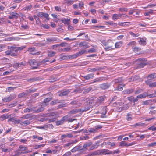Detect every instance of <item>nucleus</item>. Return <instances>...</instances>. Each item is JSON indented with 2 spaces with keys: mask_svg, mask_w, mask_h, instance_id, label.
<instances>
[{
  "mask_svg": "<svg viewBox=\"0 0 156 156\" xmlns=\"http://www.w3.org/2000/svg\"><path fill=\"white\" fill-rule=\"evenodd\" d=\"M68 115L64 116L61 119V120L64 123L65 122L68 121Z\"/></svg>",
  "mask_w": 156,
  "mask_h": 156,
  "instance_id": "obj_44",
  "label": "nucleus"
},
{
  "mask_svg": "<svg viewBox=\"0 0 156 156\" xmlns=\"http://www.w3.org/2000/svg\"><path fill=\"white\" fill-rule=\"evenodd\" d=\"M21 122L22 120L20 119L18 120H15L14 121L13 123L14 124H19V123L21 124Z\"/></svg>",
  "mask_w": 156,
  "mask_h": 156,
  "instance_id": "obj_53",
  "label": "nucleus"
},
{
  "mask_svg": "<svg viewBox=\"0 0 156 156\" xmlns=\"http://www.w3.org/2000/svg\"><path fill=\"white\" fill-rule=\"evenodd\" d=\"M143 91V90L141 89H139L136 90L135 92V94H139Z\"/></svg>",
  "mask_w": 156,
  "mask_h": 156,
  "instance_id": "obj_61",
  "label": "nucleus"
},
{
  "mask_svg": "<svg viewBox=\"0 0 156 156\" xmlns=\"http://www.w3.org/2000/svg\"><path fill=\"white\" fill-rule=\"evenodd\" d=\"M126 120L128 121H130L132 119V115L130 113H128L126 115Z\"/></svg>",
  "mask_w": 156,
  "mask_h": 156,
  "instance_id": "obj_39",
  "label": "nucleus"
},
{
  "mask_svg": "<svg viewBox=\"0 0 156 156\" xmlns=\"http://www.w3.org/2000/svg\"><path fill=\"white\" fill-rule=\"evenodd\" d=\"M107 112V108L106 107H104L102 108L101 110V113L102 114L105 115L106 114Z\"/></svg>",
  "mask_w": 156,
  "mask_h": 156,
  "instance_id": "obj_50",
  "label": "nucleus"
},
{
  "mask_svg": "<svg viewBox=\"0 0 156 156\" xmlns=\"http://www.w3.org/2000/svg\"><path fill=\"white\" fill-rule=\"evenodd\" d=\"M71 154V153L70 151L67 152L64 154L62 156H69Z\"/></svg>",
  "mask_w": 156,
  "mask_h": 156,
  "instance_id": "obj_64",
  "label": "nucleus"
},
{
  "mask_svg": "<svg viewBox=\"0 0 156 156\" xmlns=\"http://www.w3.org/2000/svg\"><path fill=\"white\" fill-rule=\"evenodd\" d=\"M149 86L150 87H156V82L149 83Z\"/></svg>",
  "mask_w": 156,
  "mask_h": 156,
  "instance_id": "obj_60",
  "label": "nucleus"
},
{
  "mask_svg": "<svg viewBox=\"0 0 156 156\" xmlns=\"http://www.w3.org/2000/svg\"><path fill=\"white\" fill-rule=\"evenodd\" d=\"M85 52V51L84 50H82L79 51L78 53H77L76 54L74 55L73 56V58H76V57H78L81 55L83 54Z\"/></svg>",
  "mask_w": 156,
  "mask_h": 156,
  "instance_id": "obj_23",
  "label": "nucleus"
},
{
  "mask_svg": "<svg viewBox=\"0 0 156 156\" xmlns=\"http://www.w3.org/2000/svg\"><path fill=\"white\" fill-rule=\"evenodd\" d=\"M39 17H37V16L36 15H34V18L35 20L36 21L37 23L38 24H39L40 23V19L39 18Z\"/></svg>",
  "mask_w": 156,
  "mask_h": 156,
  "instance_id": "obj_48",
  "label": "nucleus"
},
{
  "mask_svg": "<svg viewBox=\"0 0 156 156\" xmlns=\"http://www.w3.org/2000/svg\"><path fill=\"white\" fill-rule=\"evenodd\" d=\"M16 102H15V103H11L10 104H7V106L9 108H11L12 107H13L15 106H16Z\"/></svg>",
  "mask_w": 156,
  "mask_h": 156,
  "instance_id": "obj_46",
  "label": "nucleus"
},
{
  "mask_svg": "<svg viewBox=\"0 0 156 156\" xmlns=\"http://www.w3.org/2000/svg\"><path fill=\"white\" fill-rule=\"evenodd\" d=\"M74 2L73 0H66L65 3L68 5L72 4Z\"/></svg>",
  "mask_w": 156,
  "mask_h": 156,
  "instance_id": "obj_45",
  "label": "nucleus"
},
{
  "mask_svg": "<svg viewBox=\"0 0 156 156\" xmlns=\"http://www.w3.org/2000/svg\"><path fill=\"white\" fill-rule=\"evenodd\" d=\"M149 109L150 110L149 113L150 114L153 115L156 113V107L155 106L150 107Z\"/></svg>",
  "mask_w": 156,
  "mask_h": 156,
  "instance_id": "obj_16",
  "label": "nucleus"
},
{
  "mask_svg": "<svg viewBox=\"0 0 156 156\" xmlns=\"http://www.w3.org/2000/svg\"><path fill=\"white\" fill-rule=\"evenodd\" d=\"M102 128V126L100 125H98L95 126V129L93 128H89L87 130L85 131V133H88V132L90 133H95L98 130L101 129Z\"/></svg>",
  "mask_w": 156,
  "mask_h": 156,
  "instance_id": "obj_5",
  "label": "nucleus"
},
{
  "mask_svg": "<svg viewBox=\"0 0 156 156\" xmlns=\"http://www.w3.org/2000/svg\"><path fill=\"white\" fill-rule=\"evenodd\" d=\"M144 123H141L140 122H139L136 123L135 124L133 125V126H134L135 127H136L137 126H143L144 125Z\"/></svg>",
  "mask_w": 156,
  "mask_h": 156,
  "instance_id": "obj_62",
  "label": "nucleus"
},
{
  "mask_svg": "<svg viewBox=\"0 0 156 156\" xmlns=\"http://www.w3.org/2000/svg\"><path fill=\"white\" fill-rule=\"evenodd\" d=\"M78 102L77 100L73 101L71 102L70 103V104L72 105H73L74 106L77 107H78L80 106V103H79Z\"/></svg>",
  "mask_w": 156,
  "mask_h": 156,
  "instance_id": "obj_31",
  "label": "nucleus"
},
{
  "mask_svg": "<svg viewBox=\"0 0 156 156\" xmlns=\"http://www.w3.org/2000/svg\"><path fill=\"white\" fill-rule=\"evenodd\" d=\"M26 62L24 61L20 63H16L15 65L16 67H19L26 65Z\"/></svg>",
  "mask_w": 156,
  "mask_h": 156,
  "instance_id": "obj_30",
  "label": "nucleus"
},
{
  "mask_svg": "<svg viewBox=\"0 0 156 156\" xmlns=\"http://www.w3.org/2000/svg\"><path fill=\"white\" fill-rule=\"evenodd\" d=\"M137 61H141L142 62H141L140 64H138V67L139 68H142L144 67L146 64L144 61H145L146 60L145 58H141L137 59Z\"/></svg>",
  "mask_w": 156,
  "mask_h": 156,
  "instance_id": "obj_7",
  "label": "nucleus"
},
{
  "mask_svg": "<svg viewBox=\"0 0 156 156\" xmlns=\"http://www.w3.org/2000/svg\"><path fill=\"white\" fill-rule=\"evenodd\" d=\"M11 16H9L8 17V18L10 19H16L18 16V14L16 13L12 12L11 13Z\"/></svg>",
  "mask_w": 156,
  "mask_h": 156,
  "instance_id": "obj_14",
  "label": "nucleus"
},
{
  "mask_svg": "<svg viewBox=\"0 0 156 156\" xmlns=\"http://www.w3.org/2000/svg\"><path fill=\"white\" fill-rule=\"evenodd\" d=\"M105 98V96H100L98 97L97 99V101L95 103V106H97L102 103Z\"/></svg>",
  "mask_w": 156,
  "mask_h": 156,
  "instance_id": "obj_9",
  "label": "nucleus"
},
{
  "mask_svg": "<svg viewBox=\"0 0 156 156\" xmlns=\"http://www.w3.org/2000/svg\"><path fill=\"white\" fill-rule=\"evenodd\" d=\"M92 102L89 101V103H87V105H86L84 108L73 109L71 111L70 113L71 114H75L78 112H83L87 111L92 107V105H90V104H92Z\"/></svg>",
  "mask_w": 156,
  "mask_h": 156,
  "instance_id": "obj_3",
  "label": "nucleus"
},
{
  "mask_svg": "<svg viewBox=\"0 0 156 156\" xmlns=\"http://www.w3.org/2000/svg\"><path fill=\"white\" fill-rule=\"evenodd\" d=\"M94 77V74L93 73L89 74L83 76L84 79L86 80H88L90 79H93Z\"/></svg>",
  "mask_w": 156,
  "mask_h": 156,
  "instance_id": "obj_22",
  "label": "nucleus"
},
{
  "mask_svg": "<svg viewBox=\"0 0 156 156\" xmlns=\"http://www.w3.org/2000/svg\"><path fill=\"white\" fill-rule=\"evenodd\" d=\"M24 48V46L18 47H11L10 48V50L6 51L5 52V53L7 55H10L12 56H16L18 55L17 53L18 51H21Z\"/></svg>",
  "mask_w": 156,
  "mask_h": 156,
  "instance_id": "obj_1",
  "label": "nucleus"
},
{
  "mask_svg": "<svg viewBox=\"0 0 156 156\" xmlns=\"http://www.w3.org/2000/svg\"><path fill=\"white\" fill-rule=\"evenodd\" d=\"M29 63L30 65L31 66L37 64V62H36V61L34 59L30 60L29 61Z\"/></svg>",
  "mask_w": 156,
  "mask_h": 156,
  "instance_id": "obj_36",
  "label": "nucleus"
},
{
  "mask_svg": "<svg viewBox=\"0 0 156 156\" xmlns=\"http://www.w3.org/2000/svg\"><path fill=\"white\" fill-rule=\"evenodd\" d=\"M92 144V143L91 142H86L83 144V148H81L82 150H88L90 148V146Z\"/></svg>",
  "mask_w": 156,
  "mask_h": 156,
  "instance_id": "obj_10",
  "label": "nucleus"
},
{
  "mask_svg": "<svg viewBox=\"0 0 156 156\" xmlns=\"http://www.w3.org/2000/svg\"><path fill=\"white\" fill-rule=\"evenodd\" d=\"M37 16H38L41 18L44 17L46 18L47 20H49L50 19L48 14L44 12H39L37 13Z\"/></svg>",
  "mask_w": 156,
  "mask_h": 156,
  "instance_id": "obj_6",
  "label": "nucleus"
},
{
  "mask_svg": "<svg viewBox=\"0 0 156 156\" xmlns=\"http://www.w3.org/2000/svg\"><path fill=\"white\" fill-rule=\"evenodd\" d=\"M31 114H29L23 115L22 117H20V119H21L22 120L23 119H29L30 118H31Z\"/></svg>",
  "mask_w": 156,
  "mask_h": 156,
  "instance_id": "obj_27",
  "label": "nucleus"
},
{
  "mask_svg": "<svg viewBox=\"0 0 156 156\" xmlns=\"http://www.w3.org/2000/svg\"><path fill=\"white\" fill-rule=\"evenodd\" d=\"M99 143V142H96L94 144L91 145L90 148L89 149V151L93 150V149H96L98 147L99 145L97 144Z\"/></svg>",
  "mask_w": 156,
  "mask_h": 156,
  "instance_id": "obj_20",
  "label": "nucleus"
},
{
  "mask_svg": "<svg viewBox=\"0 0 156 156\" xmlns=\"http://www.w3.org/2000/svg\"><path fill=\"white\" fill-rule=\"evenodd\" d=\"M49 116H54V117H58V112H51L48 114Z\"/></svg>",
  "mask_w": 156,
  "mask_h": 156,
  "instance_id": "obj_26",
  "label": "nucleus"
},
{
  "mask_svg": "<svg viewBox=\"0 0 156 156\" xmlns=\"http://www.w3.org/2000/svg\"><path fill=\"white\" fill-rule=\"evenodd\" d=\"M71 49V48L68 47L67 48H65L62 49V51L63 52H69L70 51Z\"/></svg>",
  "mask_w": 156,
  "mask_h": 156,
  "instance_id": "obj_54",
  "label": "nucleus"
},
{
  "mask_svg": "<svg viewBox=\"0 0 156 156\" xmlns=\"http://www.w3.org/2000/svg\"><path fill=\"white\" fill-rule=\"evenodd\" d=\"M123 90V87L121 85H119L115 88L114 90V91H121Z\"/></svg>",
  "mask_w": 156,
  "mask_h": 156,
  "instance_id": "obj_40",
  "label": "nucleus"
},
{
  "mask_svg": "<svg viewBox=\"0 0 156 156\" xmlns=\"http://www.w3.org/2000/svg\"><path fill=\"white\" fill-rule=\"evenodd\" d=\"M119 19L117 14H115L113 15L112 19L114 21H116Z\"/></svg>",
  "mask_w": 156,
  "mask_h": 156,
  "instance_id": "obj_49",
  "label": "nucleus"
},
{
  "mask_svg": "<svg viewBox=\"0 0 156 156\" xmlns=\"http://www.w3.org/2000/svg\"><path fill=\"white\" fill-rule=\"evenodd\" d=\"M57 80V76L56 75H53L50 77L49 79V81L51 82H53L56 81Z\"/></svg>",
  "mask_w": 156,
  "mask_h": 156,
  "instance_id": "obj_24",
  "label": "nucleus"
},
{
  "mask_svg": "<svg viewBox=\"0 0 156 156\" xmlns=\"http://www.w3.org/2000/svg\"><path fill=\"white\" fill-rule=\"evenodd\" d=\"M55 148L57 149V150H53L52 151V152L54 154L56 153L58 151L60 150V147H59L56 146L55 147Z\"/></svg>",
  "mask_w": 156,
  "mask_h": 156,
  "instance_id": "obj_58",
  "label": "nucleus"
},
{
  "mask_svg": "<svg viewBox=\"0 0 156 156\" xmlns=\"http://www.w3.org/2000/svg\"><path fill=\"white\" fill-rule=\"evenodd\" d=\"M82 35H84L83 36L82 38H80V39H82L83 40H86L87 38L88 37V35L87 34H86L85 33H80L77 36V37H79L80 36H82Z\"/></svg>",
  "mask_w": 156,
  "mask_h": 156,
  "instance_id": "obj_18",
  "label": "nucleus"
},
{
  "mask_svg": "<svg viewBox=\"0 0 156 156\" xmlns=\"http://www.w3.org/2000/svg\"><path fill=\"white\" fill-rule=\"evenodd\" d=\"M122 44V42L121 41L117 42L115 44V47L116 48H120Z\"/></svg>",
  "mask_w": 156,
  "mask_h": 156,
  "instance_id": "obj_34",
  "label": "nucleus"
},
{
  "mask_svg": "<svg viewBox=\"0 0 156 156\" xmlns=\"http://www.w3.org/2000/svg\"><path fill=\"white\" fill-rule=\"evenodd\" d=\"M56 54V52L54 51H49L48 52V57H52L54 56L55 54Z\"/></svg>",
  "mask_w": 156,
  "mask_h": 156,
  "instance_id": "obj_38",
  "label": "nucleus"
},
{
  "mask_svg": "<svg viewBox=\"0 0 156 156\" xmlns=\"http://www.w3.org/2000/svg\"><path fill=\"white\" fill-rule=\"evenodd\" d=\"M61 102V101L58 100V99L54 100L53 101H52L50 103L51 105H54L55 104L57 103H60Z\"/></svg>",
  "mask_w": 156,
  "mask_h": 156,
  "instance_id": "obj_42",
  "label": "nucleus"
},
{
  "mask_svg": "<svg viewBox=\"0 0 156 156\" xmlns=\"http://www.w3.org/2000/svg\"><path fill=\"white\" fill-rule=\"evenodd\" d=\"M147 79L150 80H153L156 78V73H154L149 75L147 77Z\"/></svg>",
  "mask_w": 156,
  "mask_h": 156,
  "instance_id": "obj_21",
  "label": "nucleus"
},
{
  "mask_svg": "<svg viewBox=\"0 0 156 156\" xmlns=\"http://www.w3.org/2000/svg\"><path fill=\"white\" fill-rule=\"evenodd\" d=\"M110 86V84L108 83H103L100 85V88L103 90L108 89Z\"/></svg>",
  "mask_w": 156,
  "mask_h": 156,
  "instance_id": "obj_12",
  "label": "nucleus"
},
{
  "mask_svg": "<svg viewBox=\"0 0 156 156\" xmlns=\"http://www.w3.org/2000/svg\"><path fill=\"white\" fill-rule=\"evenodd\" d=\"M28 51L30 52H34L36 51L35 49L34 48H29Z\"/></svg>",
  "mask_w": 156,
  "mask_h": 156,
  "instance_id": "obj_56",
  "label": "nucleus"
},
{
  "mask_svg": "<svg viewBox=\"0 0 156 156\" xmlns=\"http://www.w3.org/2000/svg\"><path fill=\"white\" fill-rule=\"evenodd\" d=\"M81 147H80V146H76L75 147H74L73 148L71 151H70L71 152H75L79 150H82L81 149Z\"/></svg>",
  "mask_w": 156,
  "mask_h": 156,
  "instance_id": "obj_29",
  "label": "nucleus"
},
{
  "mask_svg": "<svg viewBox=\"0 0 156 156\" xmlns=\"http://www.w3.org/2000/svg\"><path fill=\"white\" fill-rule=\"evenodd\" d=\"M100 70V69L98 68H91L89 69L88 71L89 72H94L95 71Z\"/></svg>",
  "mask_w": 156,
  "mask_h": 156,
  "instance_id": "obj_37",
  "label": "nucleus"
},
{
  "mask_svg": "<svg viewBox=\"0 0 156 156\" xmlns=\"http://www.w3.org/2000/svg\"><path fill=\"white\" fill-rule=\"evenodd\" d=\"M22 154H23V151L19 149L15 151V154L13 155V156H18Z\"/></svg>",
  "mask_w": 156,
  "mask_h": 156,
  "instance_id": "obj_32",
  "label": "nucleus"
},
{
  "mask_svg": "<svg viewBox=\"0 0 156 156\" xmlns=\"http://www.w3.org/2000/svg\"><path fill=\"white\" fill-rule=\"evenodd\" d=\"M19 148L20 150L22 151H23L26 150L27 149V148L24 146H22V145L19 146Z\"/></svg>",
  "mask_w": 156,
  "mask_h": 156,
  "instance_id": "obj_51",
  "label": "nucleus"
},
{
  "mask_svg": "<svg viewBox=\"0 0 156 156\" xmlns=\"http://www.w3.org/2000/svg\"><path fill=\"white\" fill-rule=\"evenodd\" d=\"M79 45L80 47H83L84 49L88 48L89 46L87 45V43L86 41H83L80 42Z\"/></svg>",
  "mask_w": 156,
  "mask_h": 156,
  "instance_id": "obj_15",
  "label": "nucleus"
},
{
  "mask_svg": "<svg viewBox=\"0 0 156 156\" xmlns=\"http://www.w3.org/2000/svg\"><path fill=\"white\" fill-rule=\"evenodd\" d=\"M147 41V39L145 38H140L139 41V44L140 45H146Z\"/></svg>",
  "mask_w": 156,
  "mask_h": 156,
  "instance_id": "obj_17",
  "label": "nucleus"
},
{
  "mask_svg": "<svg viewBox=\"0 0 156 156\" xmlns=\"http://www.w3.org/2000/svg\"><path fill=\"white\" fill-rule=\"evenodd\" d=\"M30 120H26L23 122H22V121L21 125L23 126H25L30 124Z\"/></svg>",
  "mask_w": 156,
  "mask_h": 156,
  "instance_id": "obj_28",
  "label": "nucleus"
},
{
  "mask_svg": "<svg viewBox=\"0 0 156 156\" xmlns=\"http://www.w3.org/2000/svg\"><path fill=\"white\" fill-rule=\"evenodd\" d=\"M127 143L124 141H122L120 143V146L122 147H126Z\"/></svg>",
  "mask_w": 156,
  "mask_h": 156,
  "instance_id": "obj_57",
  "label": "nucleus"
},
{
  "mask_svg": "<svg viewBox=\"0 0 156 156\" xmlns=\"http://www.w3.org/2000/svg\"><path fill=\"white\" fill-rule=\"evenodd\" d=\"M9 117V116L7 114H4L2 115L0 118V119L2 121H3L4 120L8 119Z\"/></svg>",
  "mask_w": 156,
  "mask_h": 156,
  "instance_id": "obj_33",
  "label": "nucleus"
},
{
  "mask_svg": "<svg viewBox=\"0 0 156 156\" xmlns=\"http://www.w3.org/2000/svg\"><path fill=\"white\" fill-rule=\"evenodd\" d=\"M61 22L66 24H68L70 20L68 19H63L61 20Z\"/></svg>",
  "mask_w": 156,
  "mask_h": 156,
  "instance_id": "obj_35",
  "label": "nucleus"
},
{
  "mask_svg": "<svg viewBox=\"0 0 156 156\" xmlns=\"http://www.w3.org/2000/svg\"><path fill=\"white\" fill-rule=\"evenodd\" d=\"M149 130H152L153 131L156 130V127H155L154 126H152L148 128Z\"/></svg>",
  "mask_w": 156,
  "mask_h": 156,
  "instance_id": "obj_63",
  "label": "nucleus"
},
{
  "mask_svg": "<svg viewBox=\"0 0 156 156\" xmlns=\"http://www.w3.org/2000/svg\"><path fill=\"white\" fill-rule=\"evenodd\" d=\"M1 146V148L2 152H9L12 150V149L8 147H5V145L4 144H2Z\"/></svg>",
  "mask_w": 156,
  "mask_h": 156,
  "instance_id": "obj_8",
  "label": "nucleus"
},
{
  "mask_svg": "<svg viewBox=\"0 0 156 156\" xmlns=\"http://www.w3.org/2000/svg\"><path fill=\"white\" fill-rule=\"evenodd\" d=\"M16 95L15 94H10L9 97H5L2 99L3 102H9L12 100L16 97Z\"/></svg>",
  "mask_w": 156,
  "mask_h": 156,
  "instance_id": "obj_4",
  "label": "nucleus"
},
{
  "mask_svg": "<svg viewBox=\"0 0 156 156\" xmlns=\"http://www.w3.org/2000/svg\"><path fill=\"white\" fill-rule=\"evenodd\" d=\"M70 91L67 90H62L59 92V96H65L67 95L69 93Z\"/></svg>",
  "mask_w": 156,
  "mask_h": 156,
  "instance_id": "obj_11",
  "label": "nucleus"
},
{
  "mask_svg": "<svg viewBox=\"0 0 156 156\" xmlns=\"http://www.w3.org/2000/svg\"><path fill=\"white\" fill-rule=\"evenodd\" d=\"M26 95H27V94L26 93L24 92H23L22 93L19 94L18 95V97L19 98L23 97Z\"/></svg>",
  "mask_w": 156,
  "mask_h": 156,
  "instance_id": "obj_55",
  "label": "nucleus"
},
{
  "mask_svg": "<svg viewBox=\"0 0 156 156\" xmlns=\"http://www.w3.org/2000/svg\"><path fill=\"white\" fill-rule=\"evenodd\" d=\"M139 77L137 76H136L134 77H132L131 78L129 79L128 81L129 82H131L132 81H135Z\"/></svg>",
  "mask_w": 156,
  "mask_h": 156,
  "instance_id": "obj_43",
  "label": "nucleus"
},
{
  "mask_svg": "<svg viewBox=\"0 0 156 156\" xmlns=\"http://www.w3.org/2000/svg\"><path fill=\"white\" fill-rule=\"evenodd\" d=\"M38 79L37 78H31L27 79V81L30 82H32L34 81H36L38 80Z\"/></svg>",
  "mask_w": 156,
  "mask_h": 156,
  "instance_id": "obj_41",
  "label": "nucleus"
},
{
  "mask_svg": "<svg viewBox=\"0 0 156 156\" xmlns=\"http://www.w3.org/2000/svg\"><path fill=\"white\" fill-rule=\"evenodd\" d=\"M148 96V93L146 92H144V93L139 95L137 96V98L138 99H142L146 98Z\"/></svg>",
  "mask_w": 156,
  "mask_h": 156,
  "instance_id": "obj_19",
  "label": "nucleus"
},
{
  "mask_svg": "<svg viewBox=\"0 0 156 156\" xmlns=\"http://www.w3.org/2000/svg\"><path fill=\"white\" fill-rule=\"evenodd\" d=\"M51 98H46L44 100L43 103L45 104L47 103L48 102L52 99Z\"/></svg>",
  "mask_w": 156,
  "mask_h": 156,
  "instance_id": "obj_52",
  "label": "nucleus"
},
{
  "mask_svg": "<svg viewBox=\"0 0 156 156\" xmlns=\"http://www.w3.org/2000/svg\"><path fill=\"white\" fill-rule=\"evenodd\" d=\"M43 104L42 105L38 107L37 106L32 107L30 108H27L24 109L23 112L24 113L30 112H33L34 113H38L43 111L44 110Z\"/></svg>",
  "mask_w": 156,
  "mask_h": 156,
  "instance_id": "obj_2",
  "label": "nucleus"
},
{
  "mask_svg": "<svg viewBox=\"0 0 156 156\" xmlns=\"http://www.w3.org/2000/svg\"><path fill=\"white\" fill-rule=\"evenodd\" d=\"M47 41L49 42H53L57 40V38L56 37H52L47 39Z\"/></svg>",
  "mask_w": 156,
  "mask_h": 156,
  "instance_id": "obj_47",
  "label": "nucleus"
},
{
  "mask_svg": "<svg viewBox=\"0 0 156 156\" xmlns=\"http://www.w3.org/2000/svg\"><path fill=\"white\" fill-rule=\"evenodd\" d=\"M92 89V88L91 87H88L85 89L84 90V91L86 93H88Z\"/></svg>",
  "mask_w": 156,
  "mask_h": 156,
  "instance_id": "obj_59",
  "label": "nucleus"
},
{
  "mask_svg": "<svg viewBox=\"0 0 156 156\" xmlns=\"http://www.w3.org/2000/svg\"><path fill=\"white\" fill-rule=\"evenodd\" d=\"M107 78L105 77H101L95 78L92 83L101 82L106 80Z\"/></svg>",
  "mask_w": 156,
  "mask_h": 156,
  "instance_id": "obj_13",
  "label": "nucleus"
},
{
  "mask_svg": "<svg viewBox=\"0 0 156 156\" xmlns=\"http://www.w3.org/2000/svg\"><path fill=\"white\" fill-rule=\"evenodd\" d=\"M100 150H98L92 152L90 154H88L87 156H94L96 155H98L100 154Z\"/></svg>",
  "mask_w": 156,
  "mask_h": 156,
  "instance_id": "obj_25",
  "label": "nucleus"
}]
</instances>
